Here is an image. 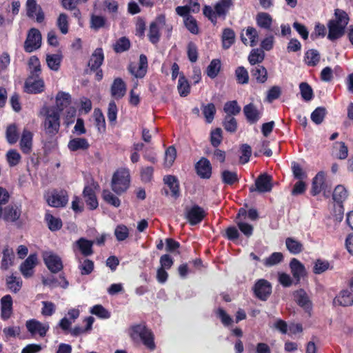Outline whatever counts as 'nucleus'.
<instances>
[{
  "label": "nucleus",
  "instance_id": "nucleus-43",
  "mask_svg": "<svg viewBox=\"0 0 353 353\" xmlns=\"http://www.w3.org/2000/svg\"><path fill=\"white\" fill-rule=\"evenodd\" d=\"M285 245L288 250L292 254H298L303 250V245L292 237L285 239Z\"/></svg>",
  "mask_w": 353,
  "mask_h": 353
},
{
  "label": "nucleus",
  "instance_id": "nucleus-15",
  "mask_svg": "<svg viewBox=\"0 0 353 353\" xmlns=\"http://www.w3.org/2000/svg\"><path fill=\"white\" fill-rule=\"evenodd\" d=\"M186 2L185 6H177L175 9L176 13L179 16H187L188 14L199 13L201 10V5L199 0H183Z\"/></svg>",
  "mask_w": 353,
  "mask_h": 353
},
{
  "label": "nucleus",
  "instance_id": "nucleus-5",
  "mask_svg": "<svg viewBox=\"0 0 353 353\" xmlns=\"http://www.w3.org/2000/svg\"><path fill=\"white\" fill-rule=\"evenodd\" d=\"M252 291L254 296L260 301H266L272 294V286L270 281L260 279L255 281Z\"/></svg>",
  "mask_w": 353,
  "mask_h": 353
},
{
  "label": "nucleus",
  "instance_id": "nucleus-11",
  "mask_svg": "<svg viewBox=\"0 0 353 353\" xmlns=\"http://www.w3.org/2000/svg\"><path fill=\"white\" fill-rule=\"evenodd\" d=\"M148 67V64L147 57L145 54H141L139 56V67L137 68V66L134 63H130L128 65V70L129 72L134 77L142 79L145 76L147 73Z\"/></svg>",
  "mask_w": 353,
  "mask_h": 353
},
{
  "label": "nucleus",
  "instance_id": "nucleus-4",
  "mask_svg": "<svg viewBox=\"0 0 353 353\" xmlns=\"http://www.w3.org/2000/svg\"><path fill=\"white\" fill-rule=\"evenodd\" d=\"M47 203L53 208L65 207L68 202V194L65 190L54 189L45 195Z\"/></svg>",
  "mask_w": 353,
  "mask_h": 353
},
{
  "label": "nucleus",
  "instance_id": "nucleus-52",
  "mask_svg": "<svg viewBox=\"0 0 353 353\" xmlns=\"http://www.w3.org/2000/svg\"><path fill=\"white\" fill-rule=\"evenodd\" d=\"M28 66L30 70L29 76H35L39 77L41 72V63L37 56H32L28 61Z\"/></svg>",
  "mask_w": 353,
  "mask_h": 353
},
{
  "label": "nucleus",
  "instance_id": "nucleus-40",
  "mask_svg": "<svg viewBox=\"0 0 353 353\" xmlns=\"http://www.w3.org/2000/svg\"><path fill=\"white\" fill-rule=\"evenodd\" d=\"M256 21L259 27L265 30L271 29L272 18L270 14L267 12L258 13L256 17Z\"/></svg>",
  "mask_w": 353,
  "mask_h": 353
},
{
  "label": "nucleus",
  "instance_id": "nucleus-31",
  "mask_svg": "<svg viewBox=\"0 0 353 353\" xmlns=\"http://www.w3.org/2000/svg\"><path fill=\"white\" fill-rule=\"evenodd\" d=\"M104 61L103 50L101 48H97L92 52L88 61V66L90 70H97L101 68Z\"/></svg>",
  "mask_w": 353,
  "mask_h": 353
},
{
  "label": "nucleus",
  "instance_id": "nucleus-54",
  "mask_svg": "<svg viewBox=\"0 0 353 353\" xmlns=\"http://www.w3.org/2000/svg\"><path fill=\"white\" fill-rule=\"evenodd\" d=\"M333 266L330 265V263L326 260L318 259L315 261L313 267V272L315 274H321L327 270H332Z\"/></svg>",
  "mask_w": 353,
  "mask_h": 353
},
{
  "label": "nucleus",
  "instance_id": "nucleus-55",
  "mask_svg": "<svg viewBox=\"0 0 353 353\" xmlns=\"http://www.w3.org/2000/svg\"><path fill=\"white\" fill-rule=\"evenodd\" d=\"M94 117L95 125L99 132H104L105 131V121L104 115L99 108H96L94 110Z\"/></svg>",
  "mask_w": 353,
  "mask_h": 353
},
{
  "label": "nucleus",
  "instance_id": "nucleus-49",
  "mask_svg": "<svg viewBox=\"0 0 353 353\" xmlns=\"http://www.w3.org/2000/svg\"><path fill=\"white\" fill-rule=\"evenodd\" d=\"M62 56L58 54H47L46 63L48 68L54 71H58L61 66Z\"/></svg>",
  "mask_w": 353,
  "mask_h": 353
},
{
  "label": "nucleus",
  "instance_id": "nucleus-14",
  "mask_svg": "<svg viewBox=\"0 0 353 353\" xmlns=\"http://www.w3.org/2000/svg\"><path fill=\"white\" fill-rule=\"evenodd\" d=\"M37 264V256L36 254H30L27 259L20 265L19 270L25 278H30L34 274V268Z\"/></svg>",
  "mask_w": 353,
  "mask_h": 353
},
{
  "label": "nucleus",
  "instance_id": "nucleus-37",
  "mask_svg": "<svg viewBox=\"0 0 353 353\" xmlns=\"http://www.w3.org/2000/svg\"><path fill=\"white\" fill-rule=\"evenodd\" d=\"M222 44L224 49L230 48L235 42V32L230 28H224L222 33Z\"/></svg>",
  "mask_w": 353,
  "mask_h": 353
},
{
  "label": "nucleus",
  "instance_id": "nucleus-8",
  "mask_svg": "<svg viewBox=\"0 0 353 353\" xmlns=\"http://www.w3.org/2000/svg\"><path fill=\"white\" fill-rule=\"evenodd\" d=\"M166 24V19L164 14H160L150 24L148 37L152 44L159 43L161 37L160 29Z\"/></svg>",
  "mask_w": 353,
  "mask_h": 353
},
{
  "label": "nucleus",
  "instance_id": "nucleus-13",
  "mask_svg": "<svg viewBox=\"0 0 353 353\" xmlns=\"http://www.w3.org/2000/svg\"><path fill=\"white\" fill-rule=\"evenodd\" d=\"M43 261L48 268L52 273H57L63 269V263L61 258L53 253H46L43 255Z\"/></svg>",
  "mask_w": 353,
  "mask_h": 353
},
{
  "label": "nucleus",
  "instance_id": "nucleus-27",
  "mask_svg": "<svg viewBox=\"0 0 353 353\" xmlns=\"http://www.w3.org/2000/svg\"><path fill=\"white\" fill-rule=\"evenodd\" d=\"M334 303L343 307L353 305V291L349 290H341L334 299Z\"/></svg>",
  "mask_w": 353,
  "mask_h": 353
},
{
  "label": "nucleus",
  "instance_id": "nucleus-62",
  "mask_svg": "<svg viewBox=\"0 0 353 353\" xmlns=\"http://www.w3.org/2000/svg\"><path fill=\"white\" fill-rule=\"evenodd\" d=\"M326 113L325 108L318 107L312 112L311 119L314 123L319 125L323 121Z\"/></svg>",
  "mask_w": 353,
  "mask_h": 353
},
{
  "label": "nucleus",
  "instance_id": "nucleus-21",
  "mask_svg": "<svg viewBox=\"0 0 353 353\" xmlns=\"http://www.w3.org/2000/svg\"><path fill=\"white\" fill-rule=\"evenodd\" d=\"M83 197L90 210H93L98 208L99 203L96 193L91 185H87L84 187Z\"/></svg>",
  "mask_w": 353,
  "mask_h": 353
},
{
  "label": "nucleus",
  "instance_id": "nucleus-44",
  "mask_svg": "<svg viewBox=\"0 0 353 353\" xmlns=\"http://www.w3.org/2000/svg\"><path fill=\"white\" fill-rule=\"evenodd\" d=\"M321 56L319 51L316 49L308 50L304 56L305 63L308 66H316L320 61Z\"/></svg>",
  "mask_w": 353,
  "mask_h": 353
},
{
  "label": "nucleus",
  "instance_id": "nucleus-17",
  "mask_svg": "<svg viewBox=\"0 0 353 353\" xmlns=\"http://www.w3.org/2000/svg\"><path fill=\"white\" fill-rule=\"evenodd\" d=\"M21 214V207L16 205H8L2 208V217L6 222H16Z\"/></svg>",
  "mask_w": 353,
  "mask_h": 353
},
{
  "label": "nucleus",
  "instance_id": "nucleus-33",
  "mask_svg": "<svg viewBox=\"0 0 353 353\" xmlns=\"http://www.w3.org/2000/svg\"><path fill=\"white\" fill-rule=\"evenodd\" d=\"M251 76L259 83H264L268 80L267 69L262 65L258 64L250 70Z\"/></svg>",
  "mask_w": 353,
  "mask_h": 353
},
{
  "label": "nucleus",
  "instance_id": "nucleus-59",
  "mask_svg": "<svg viewBox=\"0 0 353 353\" xmlns=\"http://www.w3.org/2000/svg\"><path fill=\"white\" fill-rule=\"evenodd\" d=\"M224 129L230 133H234L237 130L236 119L230 115H225L223 121Z\"/></svg>",
  "mask_w": 353,
  "mask_h": 353
},
{
  "label": "nucleus",
  "instance_id": "nucleus-22",
  "mask_svg": "<svg viewBox=\"0 0 353 353\" xmlns=\"http://www.w3.org/2000/svg\"><path fill=\"white\" fill-rule=\"evenodd\" d=\"M33 133L24 128L20 140V149L25 154H29L32 150Z\"/></svg>",
  "mask_w": 353,
  "mask_h": 353
},
{
  "label": "nucleus",
  "instance_id": "nucleus-26",
  "mask_svg": "<svg viewBox=\"0 0 353 353\" xmlns=\"http://www.w3.org/2000/svg\"><path fill=\"white\" fill-rule=\"evenodd\" d=\"M12 299L10 294L3 296L1 299V317L3 320H8L12 313Z\"/></svg>",
  "mask_w": 353,
  "mask_h": 353
},
{
  "label": "nucleus",
  "instance_id": "nucleus-47",
  "mask_svg": "<svg viewBox=\"0 0 353 353\" xmlns=\"http://www.w3.org/2000/svg\"><path fill=\"white\" fill-rule=\"evenodd\" d=\"M334 16L335 19H331L329 21H333L334 23L345 28L350 21V18L347 12L341 9L337 8L334 10Z\"/></svg>",
  "mask_w": 353,
  "mask_h": 353
},
{
  "label": "nucleus",
  "instance_id": "nucleus-45",
  "mask_svg": "<svg viewBox=\"0 0 353 353\" xmlns=\"http://www.w3.org/2000/svg\"><path fill=\"white\" fill-rule=\"evenodd\" d=\"M347 197V190L343 185H338L335 187L332 194V199L336 203H343Z\"/></svg>",
  "mask_w": 353,
  "mask_h": 353
},
{
  "label": "nucleus",
  "instance_id": "nucleus-60",
  "mask_svg": "<svg viewBox=\"0 0 353 353\" xmlns=\"http://www.w3.org/2000/svg\"><path fill=\"white\" fill-rule=\"evenodd\" d=\"M6 139L10 144H14L19 139V133L16 124L13 123L8 126L6 129Z\"/></svg>",
  "mask_w": 353,
  "mask_h": 353
},
{
  "label": "nucleus",
  "instance_id": "nucleus-35",
  "mask_svg": "<svg viewBox=\"0 0 353 353\" xmlns=\"http://www.w3.org/2000/svg\"><path fill=\"white\" fill-rule=\"evenodd\" d=\"M43 283L45 285H49L52 288L60 286L63 289H66L69 285L68 281L62 274L59 276V278L50 276L47 279H43Z\"/></svg>",
  "mask_w": 353,
  "mask_h": 353
},
{
  "label": "nucleus",
  "instance_id": "nucleus-56",
  "mask_svg": "<svg viewBox=\"0 0 353 353\" xmlns=\"http://www.w3.org/2000/svg\"><path fill=\"white\" fill-rule=\"evenodd\" d=\"M221 63L218 59H212L207 68V75L211 79H214L221 70Z\"/></svg>",
  "mask_w": 353,
  "mask_h": 353
},
{
  "label": "nucleus",
  "instance_id": "nucleus-28",
  "mask_svg": "<svg viewBox=\"0 0 353 353\" xmlns=\"http://www.w3.org/2000/svg\"><path fill=\"white\" fill-rule=\"evenodd\" d=\"M234 5V0H219L214 5L218 17L225 19L229 10Z\"/></svg>",
  "mask_w": 353,
  "mask_h": 353
},
{
  "label": "nucleus",
  "instance_id": "nucleus-19",
  "mask_svg": "<svg viewBox=\"0 0 353 353\" xmlns=\"http://www.w3.org/2000/svg\"><path fill=\"white\" fill-rule=\"evenodd\" d=\"M290 268L291 273L296 281V285L299 284L301 278L307 274L304 265L297 259L293 258L291 259L290 262Z\"/></svg>",
  "mask_w": 353,
  "mask_h": 353
},
{
  "label": "nucleus",
  "instance_id": "nucleus-51",
  "mask_svg": "<svg viewBox=\"0 0 353 353\" xmlns=\"http://www.w3.org/2000/svg\"><path fill=\"white\" fill-rule=\"evenodd\" d=\"M265 58L264 52L261 50L259 49H253L249 56H248V61L252 67L260 64Z\"/></svg>",
  "mask_w": 353,
  "mask_h": 353
},
{
  "label": "nucleus",
  "instance_id": "nucleus-1",
  "mask_svg": "<svg viewBox=\"0 0 353 353\" xmlns=\"http://www.w3.org/2000/svg\"><path fill=\"white\" fill-rule=\"evenodd\" d=\"M39 115L43 117L42 126L45 134L50 138L57 135L61 127V114L54 106L43 105Z\"/></svg>",
  "mask_w": 353,
  "mask_h": 353
},
{
  "label": "nucleus",
  "instance_id": "nucleus-18",
  "mask_svg": "<svg viewBox=\"0 0 353 353\" xmlns=\"http://www.w3.org/2000/svg\"><path fill=\"white\" fill-rule=\"evenodd\" d=\"M26 326L28 331L32 334H38L41 337H44L49 330L48 325H43L36 319H30L26 321Z\"/></svg>",
  "mask_w": 353,
  "mask_h": 353
},
{
  "label": "nucleus",
  "instance_id": "nucleus-25",
  "mask_svg": "<svg viewBox=\"0 0 353 353\" xmlns=\"http://www.w3.org/2000/svg\"><path fill=\"white\" fill-rule=\"evenodd\" d=\"M325 186V173L319 172L313 178L310 193L312 196L319 194Z\"/></svg>",
  "mask_w": 353,
  "mask_h": 353
},
{
  "label": "nucleus",
  "instance_id": "nucleus-38",
  "mask_svg": "<svg viewBox=\"0 0 353 353\" xmlns=\"http://www.w3.org/2000/svg\"><path fill=\"white\" fill-rule=\"evenodd\" d=\"M183 19V23L186 29L193 34L199 33V28L196 19L191 14L181 16Z\"/></svg>",
  "mask_w": 353,
  "mask_h": 353
},
{
  "label": "nucleus",
  "instance_id": "nucleus-7",
  "mask_svg": "<svg viewBox=\"0 0 353 353\" xmlns=\"http://www.w3.org/2000/svg\"><path fill=\"white\" fill-rule=\"evenodd\" d=\"M272 176L267 173L261 174L255 180L254 186L250 187V192H258L259 193L270 192L272 188Z\"/></svg>",
  "mask_w": 353,
  "mask_h": 353
},
{
  "label": "nucleus",
  "instance_id": "nucleus-50",
  "mask_svg": "<svg viewBox=\"0 0 353 353\" xmlns=\"http://www.w3.org/2000/svg\"><path fill=\"white\" fill-rule=\"evenodd\" d=\"M130 41L126 37L119 38L113 45V50L116 53H122L128 51L130 48Z\"/></svg>",
  "mask_w": 353,
  "mask_h": 353
},
{
  "label": "nucleus",
  "instance_id": "nucleus-16",
  "mask_svg": "<svg viewBox=\"0 0 353 353\" xmlns=\"http://www.w3.org/2000/svg\"><path fill=\"white\" fill-rule=\"evenodd\" d=\"M197 175L204 179H208L212 176V165L210 161L205 157H201L195 164Z\"/></svg>",
  "mask_w": 353,
  "mask_h": 353
},
{
  "label": "nucleus",
  "instance_id": "nucleus-10",
  "mask_svg": "<svg viewBox=\"0 0 353 353\" xmlns=\"http://www.w3.org/2000/svg\"><path fill=\"white\" fill-rule=\"evenodd\" d=\"M293 296L297 305L310 316L312 310V303L305 290L300 288L293 292Z\"/></svg>",
  "mask_w": 353,
  "mask_h": 353
},
{
  "label": "nucleus",
  "instance_id": "nucleus-41",
  "mask_svg": "<svg viewBox=\"0 0 353 353\" xmlns=\"http://www.w3.org/2000/svg\"><path fill=\"white\" fill-rule=\"evenodd\" d=\"M221 178L223 183L228 185H233L239 183V177L236 172L225 170L221 172Z\"/></svg>",
  "mask_w": 353,
  "mask_h": 353
},
{
  "label": "nucleus",
  "instance_id": "nucleus-53",
  "mask_svg": "<svg viewBox=\"0 0 353 353\" xmlns=\"http://www.w3.org/2000/svg\"><path fill=\"white\" fill-rule=\"evenodd\" d=\"M237 83L241 85L248 84L249 82V74L243 66H238L234 71Z\"/></svg>",
  "mask_w": 353,
  "mask_h": 353
},
{
  "label": "nucleus",
  "instance_id": "nucleus-63",
  "mask_svg": "<svg viewBox=\"0 0 353 353\" xmlns=\"http://www.w3.org/2000/svg\"><path fill=\"white\" fill-rule=\"evenodd\" d=\"M90 312L97 317L103 319H109L111 316L110 312L100 304L94 305L91 308Z\"/></svg>",
  "mask_w": 353,
  "mask_h": 353
},
{
  "label": "nucleus",
  "instance_id": "nucleus-48",
  "mask_svg": "<svg viewBox=\"0 0 353 353\" xmlns=\"http://www.w3.org/2000/svg\"><path fill=\"white\" fill-rule=\"evenodd\" d=\"M177 89L181 97H187L190 92V85L183 73L179 74Z\"/></svg>",
  "mask_w": 353,
  "mask_h": 353
},
{
  "label": "nucleus",
  "instance_id": "nucleus-61",
  "mask_svg": "<svg viewBox=\"0 0 353 353\" xmlns=\"http://www.w3.org/2000/svg\"><path fill=\"white\" fill-rule=\"evenodd\" d=\"M223 110L226 115H237L241 111V107L238 105L236 101H230L225 103Z\"/></svg>",
  "mask_w": 353,
  "mask_h": 353
},
{
  "label": "nucleus",
  "instance_id": "nucleus-57",
  "mask_svg": "<svg viewBox=\"0 0 353 353\" xmlns=\"http://www.w3.org/2000/svg\"><path fill=\"white\" fill-rule=\"evenodd\" d=\"M102 197L105 202L115 208H118L121 205L120 199L113 194L109 190H103L102 192Z\"/></svg>",
  "mask_w": 353,
  "mask_h": 353
},
{
  "label": "nucleus",
  "instance_id": "nucleus-20",
  "mask_svg": "<svg viewBox=\"0 0 353 353\" xmlns=\"http://www.w3.org/2000/svg\"><path fill=\"white\" fill-rule=\"evenodd\" d=\"M27 16L33 18L37 16V21L41 23L43 21L45 16L40 6H38L36 0H28L26 3Z\"/></svg>",
  "mask_w": 353,
  "mask_h": 353
},
{
  "label": "nucleus",
  "instance_id": "nucleus-29",
  "mask_svg": "<svg viewBox=\"0 0 353 353\" xmlns=\"http://www.w3.org/2000/svg\"><path fill=\"white\" fill-rule=\"evenodd\" d=\"M328 34L327 39L331 41H336L341 38L345 34V28L342 26L334 23L333 21H328Z\"/></svg>",
  "mask_w": 353,
  "mask_h": 353
},
{
  "label": "nucleus",
  "instance_id": "nucleus-23",
  "mask_svg": "<svg viewBox=\"0 0 353 353\" xmlns=\"http://www.w3.org/2000/svg\"><path fill=\"white\" fill-rule=\"evenodd\" d=\"M110 92L112 97L117 100L121 99L125 96L126 84L121 78L117 77L114 79Z\"/></svg>",
  "mask_w": 353,
  "mask_h": 353
},
{
  "label": "nucleus",
  "instance_id": "nucleus-58",
  "mask_svg": "<svg viewBox=\"0 0 353 353\" xmlns=\"http://www.w3.org/2000/svg\"><path fill=\"white\" fill-rule=\"evenodd\" d=\"M299 89L302 99L305 101H311L314 98V92L312 87L306 82L299 84Z\"/></svg>",
  "mask_w": 353,
  "mask_h": 353
},
{
  "label": "nucleus",
  "instance_id": "nucleus-3",
  "mask_svg": "<svg viewBox=\"0 0 353 353\" xmlns=\"http://www.w3.org/2000/svg\"><path fill=\"white\" fill-rule=\"evenodd\" d=\"M130 174L125 168L117 170L112 178L111 188L117 194H121L127 191L130 187Z\"/></svg>",
  "mask_w": 353,
  "mask_h": 353
},
{
  "label": "nucleus",
  "instance_id": "nucleus-32",
  "mask_svg": "<svg viewBox=\"0 0 353 353\" xmlns=\"http://www.w3.org/2000/svg\"><path fill=\"white\" fill-rule=\"evenodd\" d=\"M68 148L71 152L87 150L90 148V144L85 138L77 137L69 141Z\"/></svg>",
  "mask_w": 353,
  "mask_h": 353
},
{
  "label": "nucleus",
  "instance_id": "nucleus-39",
  "mask_svg": "<svg viewBox=\"0 0 353 353\" xmlns=\"http://www.w3.org/2000/svg\"><path fill=\"white\" fill-rule=\"evenodd\" d=\"M76 243L81 253L84 256H88L93 254L92 241L81 237L77 241Z\"/></svg>",
  "mask_w": 353,
  "mask_h": 353
},
{
  "label": "nucleus",
  "instance_id": "nucleus-12",
  "mask_svg": "<svg viewBox=\"0 0 353 353\" xmlns=\"http://www.w3.org/2000/svg\"><path fill=\"white\" fill-rule=\"evenodd\" d=\"M43 80L35 76H29L25 82V91L29 94H39L44 90Z\"/></svg>",
  "mask_w": 353,
  "mask_h": 353
},
{
  "label": "nucleus",
  "instance_id": "nucleus-30",
  "mask_svg": "<svg viewBox=\"0 0 353 353\" xmlns=\"http://www.w3.org/2000/svg\"><path fill=\"white\" fill-rule=\"evenodd\" d=\"M243 113L248 122L251 124L256 123L261 118V113L252 103L243 107Z\"/></svg>",
  "mask_w": 353,
  "mask_h": 353
},
{
  "label": "nucleus",
  "instance_id": "nucleus-9",
  "mask_svg": "<svg viewBox=\"0 0 353 353\" xmlns=\"http://www.w3.org/2000/svg\"><path fill=\"white\" fill-rule=\"evenodd\" d=\"M204 209L198 205H194L191 208H186L185 216L191 225L200 223L206 216Z\"/></svg>",
  "mask_w": 353,
  "mask_h": 353
},
{
  "label": "nucleus",
  "instance_id": "nucleus-34",
  "mask_svg": "<svg viewBox=\"0 0 353 353\" xmlns=\"http://www.w3.org/2000/svg\"><path fill=\"white\" fill-rule=\"evenodd\" d=\"M71 103V96L70 94L63 91H60L56 96V105L57 110L59 114L67 108Z\"/></svg>",
  "mask_w": 353,
  "mask_h": 353
},
{
  "label": "nucleus",
  "instance_id": "nucleus-6",
  "mask_svg": "<svg viewBox=\"0 0 353 353\" xmlns=\"http://www.w3.org/2000/svg\"><path fill=\"white\" fill-rule=\"evenodd\" d=\"M42 37L40 31L34 28L29 30L24 42V50L26 52H32L41 48Z\"/></svg>",
  "mask_w": 353,
  "mask_h": 353
},
{
  "label": "nucleus",
  "instance_id": "nucleus-46",
  "mask_svg": "<svg viewBox=\"0 0 353 353\" xmlns=\"http://www.w3.org/2000/svg\"><path fill=\"white\" fill-rule=\"evenodd\" d=\"M45 221L48 224L49 230L52 232H56L61 229L63 226L62 221L60 218L54 217L49 213L45 215Z\"/></svg>",
  "mask_w": 353,
  "mask_h": 353
},
{
  "label": "nucleus",
  "instance_id": "nucleus-64",
  "mask_svg": "<svg viewBox=\"0 0 353 353\" xmlns=\"http://www.w3.org/2000/svg\"><path fill=\"white\" fill-rule=\"evenodd\" d=\"M202 111L207 123H211L213 121L216 114V108L214 104L210 103L207 105H203Z\"/></svg>",
  "mask_w": 353,
  "mask_h": 353
},
{
  "label": "nucleus",
  "instance_id": "nucleus-36",
  "mask_svg": "<svg viewBox=\"0 0 353 353\" xmlns=\"http://www.w3.org/2000/svg\"><path fill=\"white\" fill-rule=\"evenodd\" d=\"M163 181L171 190L172 196L178 198L180 196V189L177 178L173 175H167L164 176Z\"/></svg>",
  "mask_w": 353,
  "mask_h": 353
},
{
  "label": "nucleus",
  "instance_id": "nucleus-42",
  "mask_svg": "<svg viewBox=\"0 0 353 353\" xmlns=\"http://www.w3.org/2000/svg\"><path fill=\"white\" fill-rule=\"evenodd\" d=\"M7 288L12 292H18L22 287V280L12 274L6 279Z\"/></svg>",
  "mask_w": 353,
  "mask_h": 353
},
{
  "label": "nucleus",
  "instance_id": "nucleus-24",
  "mask_svg": "<svg viewBox=\"0 0 353 353\" xmlns=\"http://www.w3.org/2000/svg\"><path fill=\"white\" fill-rule=\"evenodd\" d=\"M2 254L3 256L1 261L0 269L3 271H6L14 265V253L12 248L6 245L3 249Z\"/></svg>",
  "mask_w": 353,
  "mask_h": 353
},
{
  "label": "nucleus",
  "instance_id": "nucleus-2",
  "mask_svg": "<svg viewBox=\"0 0 353 353\" xmlns=\"http://www.w3.org/2000/svg\"><path fill=\"white\" fill-rule=\"evenodd\" d=\"M130 336L133 339L139 338L143 344L150 351L156 348L154 335L145 324H137L131 327Z\"/></svg>",
  "mask_w": 353,
  "mask_h": 353
}]
</instances>
